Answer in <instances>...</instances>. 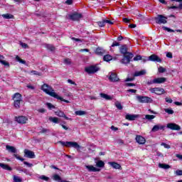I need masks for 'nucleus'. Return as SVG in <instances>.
Wrapping results in <instances>:
<instances>
[{"label": "nucleus", "instance_id": "obj_12", "mask_svg": "<svg viewBox=\"0 0 182 182\" xmlns=\"http://www.w3.org/2000/svg\"><path fill=\"white\" fill-rule=\"evenodd\" d=\"M166 127L168 129H170L171 130H177L178 132L179 130H181V127L178 124L175 123H168L167 124Z\"/></svg>", "mask_w": 182, "mask_h": 182}, {"label": "nucleus", "instance_id": "obj_40", "mask_svg": "<svg viewBox=\"0 0 182 182\" xmlns=\"http://www.w3.org/2000/svg\"><path fill=\"white\" fill-rule=\"evenodd\" d=\"M164 112L168 113V114H174V110H173L171 108L164 109Z\"/></svg>", "mask_w": 182, "mask_h": 182}, {"label": "nucleus", "instance_id": "obj_18", "mask_svg": "<svg viewBox=\"0 0 182 182\" xmlns=\"http://www.w3.org/2000/svg\"><path fill=\"white\" fill-rule=\"evenodd\" d=\"M135 140L138 144H144L146 143V139L141 135H136Z\"/></svg>", "mask_w": 182, "mask_h": 182}, {"label": "nucleus", "instance_id": "obj_54", "mask_svg": "<svg viewBox=\"0 0 182 182\" xmlns=\"http://www.w3.org/2000/svg\"><path fill=\"white\" fill-rule=\"evenodd\" d=\"M156 84V82L154 81V79L153 80H148L146 81V85L148 86H150V85Z\"/></svg>", "mask_w": 182, "mask_h": 182}, {"label": "nucleus", "instance_id": "obj_46", "mask_svg": "<svg viewBox=\"0 0 182 182\" xmlns=\"http://www.w3.org/2000/svg\"><path fill=\"white\" fill-rule=\"evenodd\" d=\"M40 180H43L44 181H49V177L43 175L39 177Z\"/></svg>", "mask_w": 182, "mask_h": 182}, {"label": "nucleus", "instance_id": "obj_41", "mask_svg": "<svg viewBox=\"0 0 182 182\" xmlns=\"http://www.w3.org/2000/svg\"><path fill=\"white\" fill-rule=\"evenodd\" d=\"M31 75H35L36 76H42V73L36 71V70H31L30 72Z\"/></svg>", "mask_w": 182, "mask_h": 182}, {"label": "nucleus", "instance_id": "obj_62", "mask_svg": "<svg viewBox=\"0 0 182 182\" xmlns=\"http://www.w3.org/2000/svg\"><path fill=\"white\" fill-rule=\"evenodd\" d=\"M165 100L166 103H173V100L171 98L166 97Z\"/></svg>", "mask_w": 182, "mask_h": 182}, {"label": "nucleus", "instance_id": "obj_59", "mask_svg": "<svg viewBox=\"0 0 182 182\" xmlns=\"http://www.w3.org/2000/svg\"><path fill=\"white\" fill-rule=\"evenodd\" d=\"M175 174L176 176H182V170H176V172H175Z\"/></svg>", "mask_w": 182, "mask_h": 182}, {"label": "nucleus", "instance_id": "obj_55", "mask_svg": "<svg viewBox=\"0 0 182 182\" xmlns=\"http://www.w3.org/2000/svg\"><path fill=\"white\" fill-rule=\"evenodd\" d=\"M20 45L22 48H24V49L29 48V46L26 43H20Z\"/></svg>", "mask_w": 182, "mask_h": 182}, {"label": "nucleus", "instance_id": "obj_53", "mask_svg": "<svg viewBox=\"0 0 182 182\" xmlns=\"http://www.w3.org/2000/svg\"><path fill=\"white\" fill-rule=\"evenodd\" d=\"M125 86H127L128 87H132L133 86H136V84L132 83V82H127L125 84Z\"/></svg>", "mask_w": 182, "mask_h": 182}, {"label": "nucleus", "instance_id": "obj_24", "mask_svg": "<svg viewBox=\"0 0 182 182\" xmlns=\"http://www.w3.org/2000/svg\"><path fill=\"white\" fill-rule=\"evenodd\" d=\"M4 59H5V57H4V55H0V63H1V65H4L7 68H9V63L8 61L4 60Z\"/></svg>", "mask_w": 182, "mask_h": 182}, {"label": "nucleus", "instance_id": "obj_36", "mask_svg": "<svg viewBox=\"0 0 182 182\" xmlns=\"http://www.w3.org/2000/svg\"><path fill=\"white\" fill-rule=\"evenodd\" d=\"M46 48L48 50H50V52H53V50H55V46H53V45L52 44H47L46 46Z\"/></svg>", "mask_w": 182, "mask_h": 182}, {"label": "nucleus", "instance_id": "obj_33", "mask_svg": "<svg viewBox=\"0 0 182 182\" xmlns=\"http://www.w3.org/2000/svg\"><path fill=\"white\" fill-rule=\"evenodd\" d=\"M168 9H182V3H180L178 6H168Z\"/></svg>", "mask_w": 182, "mask_h": 182}, {"label": "nucleus", "instance_id": "obj_28", "mask_svg": "<svg viewBox=\"0 0 182 182\" xmlns=\"http://www.w3.org/2000/svg\"><path fill=\"white\" fill-rule=\"evenodd\" d=\"M53 180H54V181L63 182L60 176H59L58 174H54L53 176Z\"/></svg>", "mask_w": 182, "mask_h": 182}, {"label": "nucleus", "instance_id": "obj_58", "mask_svg": "<svg viewBox=\"0 0 182 182\" xmlns=\"http://www.w3.org/2000/svg\"><path fill=\"white\" fill-rule=\"evenodd\" d=\"M141 60H142V62L144 63H146V62H147L148 60H149V57L147 58L146 56H144V57H142V59Z\"/></svg>", "mask_w": 182, "mask_h": 182}, {"label": "nucleus", "instance_id": "obj_22", "mask_svg": "<svg viewBox=\"0 0 182 182\" xmlns=\"http://www.w3.org/2000/svg\"><path fill=\"white\" fill-rule=\"evenodd\" d=\"M119 52L122 53V55H126V53H128L129 52L127 51V45H122L119 48Z\"/></svg>", "mask_w": 182, "mask_h": 182}, {"label": "nucleus", "instance_id": "obj_57", "mask_svg": "<svg viewBox=\"0 0 182 182\" xmlns=\"http://www.w3.org/2000/svg\"><path fill=\"white\" fill-rule=\"evenodd\" d=\"M68 82L70 83V85H74V86H77V84H76V82H75L73 80L70 79L68 80Z\"/></svg>", "mask_w": 182, "mask_h": 182}, {"label": "nucleus", "instance_id": "obj_49", "mask_svg": "<svg viewBox=\"0 0 182 182\" xmlns=\"http://www.w3.org/2000/svg\"><path fill=\"white\" fill-rule=\"evenodd\" d=\"M48 132H49V129L46 128H43L39 133L40 134H44L45 133H48Z\"/></svg>", "mask_w": 182, "mask_h": 182}, {"label": "nucleus", "instance_id": "obj_27", "mask_svg": "<svg viewBox=\"0 0 182 182\" xmlns=\"http://www.w3.org/2000/svg\"><path fill=\"white\" fill-rule=\"evenodd\" d=\"M159 168H164V170H168V168H170V165L167 164H159Z\"/></svg>", "mask_w": 182, "mask_h": 182}, {"label": "nucleus", "instance_id": "obj_17", "mask_svg": "<svg viewBox=\"0 0 182 182\" xmlns=\"http://www.w3.org/2000/svg\"><path fill=\"white\" fill-rule=\"evenodd\" d=\"M139 117V114H127L125 115L126 120H129V122H133Z\"/></svg>", "mask_w": 182, "mask_h": 182}, {"label": "nucleus", "instance_id": "obj_47", "mask_svg": "<svg viewBox=\"0 0 182 182\" xmlns=\"http://www.w3.org/2000/svg\"><path fill=\"white\" fill-rule=\"evenodd\" d=\"M64 63H65V65H71L72 61L70 60V58H67L64 60Z\"/></svg>", "mask_w": 182, "mask_h": 182}, {"label": "nucleus", "instance_id": "obj_7", "mask_svg": "<svg viewBox=\"0 0 182 182\" xmlns=\"http://www.w3.org/2000/svg\"><path fill=\"white\" fill-rule=\"evenodd\" d=\"M100 68L96 65H90L85 68V72L88 73V75H93L96 73V72H99Z\"/></svg>", "mask_w": 182, "mask_h": 182}, {"label": "nucleus", "instance_id": "obj_23", "mask_svg": "<svg viewBox=\"0 0 182 182\" xmlns=\"http://www.w3.org/2000/svg\"><path fill=\"white\" fill-rule=\"evenodd\" d=\"M95 53L99 56H103L105 55V50L100 47H98L95 50Z\"/></svg>", "mask_w": 182, "mask_h": 182}, {"label": "nucleus", "instance_id": "obj_38", "mask_svg": "<svg viewBox=\"0 0 182 182\" xmlns=\"http://www.w3.org/2000/svg\"><path fill=\"white\" fill-rule=\"evenodd\" d=\"M97 167L103 168L105 167V162L103 161H98L96 163Z\"/></svg>", "mask_w": 182, "mask_h": 182}, {"label": "nucleus", "instance_id": "obj_31", "mask_svg": "<svg viewBox=\"0 0 182 182\" xmlns=\"http://www.w3.org/2000/svg\"><path fill=\"white\" fill-rule=\"evenodd\" d=\"M113 59V57H112V55L107 54L104 55L103 57V60L105 62H110V60H112Z\"/></svg>", "mask_w": 182, "mask_h": 182}, {"label": "nucleus", "instance_id": "obj_10", "mask_svg": "<svg viewBox=\"0 0 182 182\" xmlns=\"http://www.w3.org/2000/svg\"><path fill=\"white\" fill-rule=\"evenodd\" d=\"M149 92H151V93H155V95H158L159 96L166 93V91L161 87L150 88Z\"/></svg>", "mask_w": 182, "mask_h": 182}, {"label": "nucleus", "instance_id": "obj_11", "mask_svg": "<svg viewBox=\"0 0 182 182\" xmlns=\"http://www.w3.org/2000/svg\"><path fill=\"white\" fill-rule=\"evenodd\" d=\"M14 119L19 124H26V123L28 122V118L23 115L15 117Z\"/></svg>", "mask_w": 182, "mask_h": 182}, {"label": "nucleus", "instance_id": "obj_6", "mask_svg": "<svg viewBox=\"0 0 182 182\" xmlns=\"http://www.w3.org/2000/svg\"><path fill=\"white\" fill-rule=\"evenodd\" d=\"M154 21L156 23H158L159 25H161V24L164 25L167 23V17L161 14H158L156 17L154 18Z\"/></svg>", "mask_w": 182, "mask_h": 182}, {"label": "nucleus", "instance_id": "obj_43", "mask_svg": "<svg viewBox=\"0 0 182 182\" xmlns=\"http://www.w3.org/2000/svg\"><path fill=\"white\" fill-rule=\"evenodd\" d=\"M46 106L49 109V110H52V109H55V105H52V103L50 102H47Z\"/></svg>", "mask_w": 182, "mask_h": 182}, {"label": "nucleus", "instance_id": "obj_8", "mask_svg": "<svg viewBox=\"0 0 182 182\" xmlns=\"http://www.w3.org/2000/svg\"><path fill=\"white\" fill-rule=\"evenodd\" d=\"M136 99L139 103H153V99L148 96H141L138 95Z\"/></svg>", "mask_w": 182, "mask_h": 182}, {"label": "nucleus", "instance_id": "obj_39", "mask_svg": "<svg viewBox=\"0 0 182 182\" xmlns=\"http://www.w3.org/2000/svg\"><path fill=\"white\" fill-rule=\"evenodd\" d=\"M75 114L76 116H83L86 114V112L82 110L75 111Z\"/></svg>", "mask_w": 182, "mask_h": 182}, {"label": "nucleus", "instance_id": "obj_19", "mask_svg": "<svg viewBox=\"0 0 182 182\" xmlns=\"http://www.w3.org/2000/svg\"><path fill=\"white\" fill-rule=\"evenodd\" d=\"M55 114L56 116H58V117H64L65 120H72V119L68 117L66 114H65V112H63V111L58 110L55 112Z\"/></svg>", "mask_w": 182, "mask_h": 182}, {"label": "nucleus", "instance_id": "obj_14", "mask_svg": "<svg viewBox=\"0 0 182 182\" xmlns=\"http://www.w3.org/2000/svg\"><path fill=\"white\" fill-rule=\"evenodd\" d=\"M109 80L110 82H119L120 79L117 77V74L113 72L109 73Z\"/></svg>", "mask_w": 182, "mask_h": 182}, {"label": "nucleus", "instance_id": "obj_30", "mask_svg": "<svg viewBox=\"0 0 182 182\" xmlns=\"http://www.w3.org/2000/svg\"><path fill=\"white\" fill-rule=\"evenodd\" d=\"M48 120L50 122H51L52 123H55V124L59 123V118H58L56 117H50L48 118Z\"/></svg>", "mask_w": 182, "mask_h": 182}, {"label": "nucleus", "instance_id": "obj_63", "mask_svg": "<svg viewBox=\"0 0 182 182\" xmlns=\"http://www.w3.org/2000/svg\"><path fill=\"white\" fill-rule=\"evenodd\" d=\"M127 92H129V93H136L137 92V90L129 89V90H127Z\"/></svg>", "mask_w": 182, "mask_h": 182}, {"label": "nucleus", "instance_id": "obj_48", "mask_svg": "<svg viewBox=\"0 0 182 182\" xmlns=\"http://www.w3.org/2000/svg\"><path fill=\"white\" fill-rule=\"evenodd\" d=\"M162 28L164 29V31H167V32H174V30L166 26H163Z\"/></svg>", "mask_w": 182, "mask_h": 182}, {"label": "nucleus", "instance_id": "obj_51", "mask_svg": "<svg viewBox=\"0 0 182 182\" xmlns=\"http://www.w3.org/2000/svg\"><path fill=\"white\" fill-rule=\"evenodd\" d=\"M159 73H164V72H166V68H163V67H159L158 68Z\"/></svg>", "mask_w": 182, "mask_h": 182}, {"label": "nucleus", "instance_id": "obj_60", "mask_svg": "<svg viewBox=\"0 0 182 182\" xmlns=\"http://www.w3.org/2000/svg\"><path fill=\"white\" fill-rule=\"evenodd\" d=\"M166 58H168L169 59H173V53H171V52L167 53Z\"/></svg>", "mask_w": 182, "mask_h": 182}, {"label": "nucleus", "instance_id": "obj_50", "mask_svg": "<svg viewBox=\"0 0 182 182\" xmlns=\"http://www.w3.org/2000/svg\"><path fill=\"white\" fill-rule=\"evenodd\" d=\"M116 107L118 109V110L123 109V106H122V104L120 102L116 104Z\"/></svg>", "mask_w": 182, "mask_h": 182}, {"label": "nucleus", "instance_id": "obj_42", "mask_svg": "<svg viewBox=\"0 0 182 182\" xmlns=\"http://www.w3.org/2000/svg\"><path fill=\"white\" fill-rule=\"evenodd\" d=\"M141 59H143V57H142L141 55H136L134 58L133 60H134V62H137L138 60H141Z\"/></svg>", "mask_w": 182, "mask_h": 182}, {"label": "nucleus", "instance_id": "obj_3", "mask_svg": "<svg viewBox=\"0 0 182 182\" xmlns=\"http://www.w3.org/2000/svg\"><path fill=\"white\" fill-rule=\"evenodd\" d=\"M58 143L63 145L64 147H74V149H80V145L77 142L75 141H59Z\"/></svg>", "mask_w": 182, "mask_h": 182}, {"label": "nucleus", "instance_id": "obj_32", "mask_svg": "<svg viewBox=\"0 0 182 182\" xmlns=\"http://www.w3.org/2000/svg\"><path fill=\"white\" fill-rule=\"evenodd\" d=\"M100 97H102L103 99H105V100H112V97L110 95H108L105 93H101Z\"/></svg>", "mask_w": 182, "mask_h": 182}, {"label": "nucleus", "instance_id": "obj_29", "mask_svg": "<svg viewBox=\"0 0 182 182\" xmlns=\"http://www.w3.org/2000/svg\"><path fill=\"white\" fill-rule=\"evenodd\" d=\"M143 75H146V71L144 70L135 72L134 76L136 77L137 76H143Z\"/></svg>", "mask_w": 182, "mask_h": 182}, {"label": "nucleus", "instance_id": "obj_15", "mask_svg": "<svg viewBox=\"0 0 182 182\" xmlns=\"http://www.w3.org/2000/svg\"><path fill=\"white\" fill-rule=\"evenodd\" d=\"M24 154L26 157H28V159H35V152L29 150V149H24Z\"/></svg>", "mask_w": 182, "mask_h": 182}, {"label": "nucleus", "instance_id": "obj_45", "mask_svg": "<svg viewBox=\"0 0 182 182\" xmlns=\"http://www.w3.org/2000/svg\"><path fill=\"white\" fill-rule=\"evenodd\" d=\"M13 178L14 182H22V179L19 176H14Z\"/></svg>", "mask_w": 182, "mask_h": 182}, {"label": "nucleus", "instance_id": "obj_26", "mask_svg": "<svg viewBox=\"0 0 182 182\" xmlns=\"http://www.w3.org/2000/svg\"><path fill=\"white\" fill-rule=\"evenodd\" d=\"M110 164L112 167L116 170H120V168H122V166L116 162H110Z\"/></svg>", "mask_w": 182, "mask_h": 182}, {"label": "nucleus", "instance_id": "obj_44", "mask_svg": "<svg viewBox=\"0 0 182 182\" xmlns=\"http://www.w3.org/2000/svg\"><path fill=\"white\" fill-rule=\"evenodd\" d=\"M156 116L154 115H150V114H146L145 116V119H146V120H153V119H155Z\"/></svg>", "mask_w": 182, "mask_h": 182}, {"label": "nucleus", "instance_id": "obj_4", "mask_svg": "<svg viewBox=\"0 0 182 182\" xmlns=\"http://www.w3.org/2000/svg\"><path fill=\"white\" fill-rule=\"evenodd\" d=\"M6 149L8 150L9 153H14V156L17 159V160H20V161H24L25 159L21 157V156L16 154V148L13 146L6 145Z\"/></svg>", "mask_w": 182, "mask_h": 182}, {"label": "nucleus", "instance_id": "obj_56", "mask_svg": "<svg viewBox=\"0 0 182 182\" xmlns=\"http://www.w3.org/2000/svg\"><path fill=\"white\" fill-rule=\"evenodd\" d=\"M161 146H164V147L165 148V149H170V145H168V144H166V143H164V142H162L161 144Z\"/></svg>", "mask_w": 182, "mask_h": 182}, {"label": "nucleus", "instance_id": "obj_34", "mask_svg": "<svg viewBox=\"0 0 182 182\" xmlns=\"http://www.w3.org/2000/svg\"><path fill=\"white\" fill-rule=\"evenodd\" d=\"M2 17L4 18V19H14V15L9 14H3Z\"/></svg>", "mask_w": 182, "mask_h": 182}, {"label": "nucleus", "instance_id": "obj_20", "mask_svg": "<svg viewBox=\"0 0 182 182\" xmlns=\"http://www.w3.org/2000/svg\"><path fill=\"white\" fill-rule=\"evenodd\" d=\"M85 168H87L88 171H92L94 173L100 171V168H96V167L93 166V165H87V166H85Z\"/></svg>", "mask_w": 182, "mask_h": 182}, {"label": "nucleus", "instance_id": "obj_35", "mask_svg": "<svg viewBox=\"0 0 182 182\" xmlns=\"http://www.w3.org/2000/svg\"><path fill=\"white\" fill-rule=\"evenodd\" d=\"M16 60L17 62H19V63H22L23 65H26V61H25L24 60H22V59L21 58V57L18 56V55H16Z\"/></svg>", "mask_w": 182, "mask_h": 182}, {"label": "nucleus", "instance_id": "obj_9", "mask_svg": "<svg viewBox=\"0 0 182 182\" xmlns=\"http://www.w3.org/2000/svg\"><path fill=\"white\" fill-rule=\"evenodd\" d=\"M133 56H134V55L133 54V53L130 52L124 54V58L121 60L122 63H129V62H131L132 59H133Z\"/></svg>", "mask_w": 182, "mask_h": 182}, {"label": "nucleus", "instance_id": "obj_21", "mask_svg": "<svg viewBox=\"0 0 182 182\" xmlns=\"http://www.w3.org/2000/svg\"><path fill=\"white\" fill-rule=\"evenodd\" d=\"M155 84L160 85L161 83H164L165 82H167V78L166 77H158L154 78Z\"/></svg>", "mask_w": 182, "mask_h": 182}, {"label": "nucleus", "instance_id": "obj_61", "mask_svg": "<svg viewBox=\"0 0 182 182\" xmlns=\"http://www.w3.org/2000/svg\"><path fill=\"white\" fill-rule=\"evenodd\" d=\"M23 164H25L26 166H28V167H30V168L33 167V164H29V162H28V161H24Z\"/></svg>", "mask_w": 182, "mask_h": 182}, {"label": "nucleus", "instance_id": "obj_5", "mask_svg": "<svg viewBox=\"0 0 182 182\" xmlns=\"http://www.w3.org/2000/svg\"><path fill=\"white\" fill-rule=\"evenodd\" d=\"M82 18H83V15L76 11L68 14V19L73 21V22L79 21L80 19H82Z\"/></svg>", "mask_w": 182, "mask_h": 182}, {"label": "nucleus", "instance_id": "obj_52", "mask_svg": "<svg viewBox=\"0 0 182 182\" xmlns=\"http://www.w3.org/2000/svg\"><path fill=\"white\" fill-rule=\"evenodd\" d=\"M111 46L112 48H114V46H120V43L117 41H114Z\"/></svg>", "mask_w": 182, "mask_h": 182}, {"label": "nucleus", "instance_id": "obj_64", "mask_svg": "<svg viewBox=\"0 0 182 182\" xmlns=\"http://www.w3.org/2000/svg\"><path fill=\"white\" fill-rule=\"evenodd\" d=\"M65 4L66 5H72V4H73V0H67Z\"/></svg>", "mask_w": 182, "mask_h": 182}, {"label": "nucleus", "instance_id": "obj_2", "mask_svg": "<svg viewBox=\"0 0 182 182\" xmlns=\"http://www.w3.org/2000/svg\"><path fill=\"white\" fill-rule=\"evenodd\" d=\"M12 100H14V107L15 109H21V105L23 103V98L22 95L19 92H16L12 95Z\"/></svg>", "mask_w": 182, "mask_h": 182}, {"label": "nucleus", "instance_id": "obj_16", "mask_svg": "<svg viewBox=\"0 0 182 182\" xmlns=\"http://www.w3.org/2000/svg\"><path fill=\"white\" fill-rule=\"evenodd\" d=\"M166 126L161 124H156L151 129V132L156 133V132H159V130H164Z\"/></svg>", "mask_w": 182, "mask_h": 182}, {"label": "nucleus", "instance_id": "obj_25", "mask_svg": "<svg viewBox=\"0 0 182 182\" xmlns=\"http://www.w3.org/2000/svg\"><path fill=\"white\" fill-rule=\"evenodd\" d=\"M0 167H1L3 170H7V171H12V167L8 166V164L0 163Z\"/></svg>", "mask_w": 182, "mask_h": 182}, {"label": "nucleus", "instance_id": "obj_37", "mask_svg": "<svg viewBox=\"0 0 182 182\" xmlns=\"http://www.w3.org/2000/svg\"><path fill=\"white\" fill-rule=\"evenodd\" d=\"M97 24L98 25V26H100V28H104V26H106L105 19H103L102 21H97Z\"/></svg>", "mask_w": 182, "mask_h": 182}, {"label": "nucleus", "instance_id": "obj_1", "mask_svg": "<svg viewBox=\"0 0 182 182\" xmlns=\"http://www.w3.org/2000/svg\"><path fill=\"white\" fill-rule=\"evenodd\" d=\"M41 89L43 90V92H44V93H46V95H48V96H50L51 97H54V99H57L61 102H65V103H70L69 100H65L63 97L59 96L56 92H55L53 87L46 83H44L41 86Z\"/></svg>", "mask_w": 182, "mask_h": 182}, {"label": "nucleus", "instance_id": "obj_13", "mask_svg": "<svg viewBox=\"0 0 182 182\" xmlns=\"http://www.w3.org/2000/svg\"><path fill=\"white\" fill-rule=\"evenodd\" d=\"M149 60L151 62H157L158 63H161V58L156 54H152L149 57Z\"/></svg>", "mask_w": 182, "mask_h": 182}]
</instances>
